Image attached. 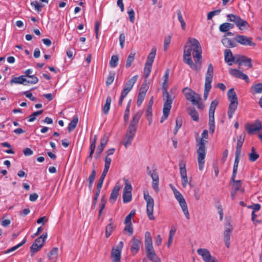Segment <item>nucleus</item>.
Masks as SVG:
<instances>
[{"instance_id":"f257e3e1","label":"nucleus","mask_w":262,"mask_h":262,"mask_svg":"<svg viewBox=\"0 0 262 262\" xmlns=\"http://www.w3.org/2000/svg\"><path fill=\"white\" fill-rule=\"evenodd\" d=\"M183 61L194 70H196V39L189 38L184 46Z\"/></svg>"},{"instance_id":"f03ea898","label":"nucleus","mask_w":262,"mask_h":262,"mask_svg":"<svg viewBox=\"0 0 262 262\" xmlns=\"http://www.w3.org/2000/svg\"><path fill=\"white\" fill-rule=\"evenodd\" d=\"M142 112L138 111L133 116L132 120L128 127L123 144L127 148L131 145L132 141L136 135L138 124L142 116Z\"/></svg>"},{"instance_id":"7ed1b4c3","label":"nucleus","mask_w":262,"mask_h":262,"mask_svg":"<svg viewBox=\"0 0 262 262\" xmlns=\"http://www.w3.org/2000/svg\"><path fill=\"white\" fill-rule=\"evenodd\" d=\"M228 98L230 101L228 107V116L229 119H231L236 110L238 105V100L234 89H230L228 93Z\"/></svg>"},{"instance_id":"20e7f679","label":"nucleus","mask_w":262,"mask_h":262,"mask_svg":"<svg viewBox=\"0 0 262 262\" xmlns=\"http://www.w3.org/2000/svg\"><path fill=\"white\" fill-rule=\"evenodd\" d=\"M163 97H166V99L164 98V101H165V102L163 108V116H162L160 120L161 123H162L168 118L172 103V99L168 92L163 94Z\"/></svg>"},{"instance_id":"39448f33","label":"nucleus","mask_w":262,"mask_h":262,"mask_svg":"<svg viewBox=\"0 0 262 262\" xmlns=\"http://www.w3.org/2000/svg\"><path fill=\"white\" fill-rule=\"evenodd\" d=\"M218 104V101L217 100H213L210 105L209 110V128L211 134H213L215 129L214 124V112L216 106Z\"/></svg>"},{"instance_id":"423d86ee","label":"nucleus","mask_w":262,"mask_h":262,"mask_svg":"<svg viewBox=\"0 0 262 262\" xmlns=\"http://www.w3.org/2000/svg\"><path fill=\"white\" fill-rule=\"evenodd\" d=\"M144 199L146 202V213L148 217L150 220H154L155 217L153 214L154 200L147 192H144Z\"/></svg>"},{"instance_id":"0eeeda50","label":"nucleus","mask_w":262,"mask_h":262,"mask_svg":"<svg viewBox=\"0 0 262 262\" xmlns=\"http://www.w3.org/2000/svg\"><path fill=\"white\" fill-rule=\"evenodd\" d=\"M173 191L174 194V196L176 199L179 203L180 205L181 206L182 210L187 219H189V214L187 206L186 203V201L183 197V196L181 194V193L177 190L176 188L173 189Z\"/></svg>"},{"instance_id":"6e6552de","label":"nucleus","mask_w":262,"mask_h":262,"mask_svg":"<svg viewBox=\"0 0 262 262\" xmlns=\"http://www.w3.org/2000/svg\"><path fill=\"white\" fill-rule=\"evenodd\" d=\"M227 19L229 21L235 23L236 25L241 30H243L244 28L249 27V24L246 21L243 20L239 16L232 14H229L227 15Z\"/></svg>"},{"instance_id":"1a4fd4ad","label":"nucleus","mask_w":262,"mask_h":262,"mask_svg":"<svg viewBox=\"0 0 262 262\" xmlns=\"http://www.w3.org/2000/svg\"><path fill=\"white\" fill-rule=\"evenodd\" d=\"M245 128L249 135H253L262 129V125L260 121L256 120L253 123H246Z\"/></svg>"},{"instance_id":"9d476101","label":"nucleus","mask_w":262,"mask_h":262,"mask_svg":"<svg viewBox=\"0 0 262 262\" xmlns=\"http://www.w3.org/2000/svg\"><path fill=\"white\" fill-rule=\"evenodd\" d=\"M224 232V241L227 248H229L230 245V237L233 231V227L230 222H227L225 226Z\"/></svg>"},{"instance_id":"9b49d317","label":"nucleus","mask_w":262,"mask_h":262,"mask_svg":"<svg viewBox=\"0 0 262 262\" xmlns=\"http://www.w3.org/2000/svg\"><path fill=\"white\" fill-rule=\"evenodd\" d=\"M234 40L238 43L243 46H249L254 47L256 44L252 41V38L243 35H236Z\"/></svg>"},{"instance_id":"f8f14e48","label":"nucleus","mask_w":262,"mask_h":262,"mask_svg":"<svg viewBox=\"0 0 262 262\" xmlns=\"http://www.w3.org/2000/svg\"><path fill=\"white\" fill-rule=\"evenodd\" d=\"M180 172L182 179V184L184 187H185L188 184V179L186 169V163L183 160L179 161Z\"/></svg>"},{"instance_id":"ddd939ff","label":"nucleus","mask_w":262,"mask_h":262,"mask_svg":"<svg viewBox=\"0 0 262 262\" xmlns=\"http://www.w3.org/2000/svg\"><path fill=\"white\" fill-rule=\"evenodd\" d=\"M187 101L192 103L193 105H196V93L189 88L186 87L182 91Z\"/></svg>"},{"instance_id":"4468645a","label":"nucleus","mask_w":262,"mask_h":262,"mask_svg":"<svg viewBox=\"0 0 262 262\" xmlns=\"http://www.w3.org/2000/svg\"><path fill=\"white\" fill-rule=\"evenodd\" d=\"M198 254L202 257L204 262H212L216 259L211 255L209 251L207 249H198Z\"/></svg>"},{"instance_id":"2eb2a0df","label":"nucleus","mask_w":262,"mask_h":262,"mask_svg":"<svg viewBox=\"0 0 262 262\" xmlns=\"http://www.w3.org/2000/svg\"><path fill=\"white\" fill-rule=\"evenodd\" d=\"M208 138V132L207 129L204 130L201 135V138L200 139L198 145L199 150H206L205 144L208 142L206 140Z\"/></svg>"},{"instance_id":"dca6fc26","label":"nucleus","mask_w":262,"mask_h":262,"mask_svg":"<svg viewBox=\"0 0 262 262\" xmlns=\"http://www.w3.org/2000/svg\"><path fill=\"white\" fill-rule=\"evenodd\" d=\"M132 245L130 251L133 255H135L139 251L141 243L140 238H137L134 237L132 241Z\"/></svg>"},{"instance_id":"f3484780","label":"nucleus","mask_w":262,"mask_h":262,"mask_svg":"<svg viewBox=\"0 0 262 262\" xmlns=\"http://www.w3.org/2000/svg\"><path fill=\"white\" fill-rule=\"evenodd\" d=\"M108 141V137L104 135L101 139L100 145L98 146L96 152V155L98 157H99L104 149Z\"/></svg>"},{"instance_id":"a211bd4d","label":"nucleus","mask_w":262,"mask_h":262,"mask_svg":"<svg viewBox=\"0 0 262 262\" xmlns=\"http://www.w3.org/2000/svg\"><path fill=\"white\" fill-rule=\"evenodd\" d=\"M145 246L146 251H150L154 249L152 237L148 231H146L145 233Z\"/></svg>"},{"instance_id":"6ab92c4d","label":"nucleus","mask_w":262,"mask_h":262,"mask_svg":"<svg viewBox=\"0 0 262 262\" xmlns=\"http://www.w3.org/2000/svg\"><path fill=\"white\" fill-rule=\"evenodd\" d=\"M120 189V186L117 184L114 186L113 189L111 193L110 198V202L112 204H114L116 201L119 195V191Z\"/></svg>"},{"instance_id":"aec40b11","label":"nucleus","mask_w":262,"mask_h":262,"mask_svg":"<svg viewBox=\"0 0 262 262\" xmlns=\"http://www.w3.org/2000/svg\"><path fill=\"white\" fill-rule=\"evenodd\" d=\"M235 40L230 39L226 37V35H224L222 40V42L224 46L227 48H233L236 46Z\"/></svg>"},{"instance_id":"412c9836","label":"nucleus","mask_w":262,"mask_h":262,"mask_svg":"<svg viewBox=\"0 0 262 262\" xmlns=\"http://www.w3.org/2000/svg\"><path fill=\"white\" fill-rule=\"evenodd\" d=\"M198 154L199 155V157L198 158L199 169L200 170H202L204 166V159L206 156V150H198Z\"/></svg>"},{"instance_id":"4be33fe9","label":"nucleus","mask_w":262,"mask_h":262,"mask_svg":"<svg viewBox=\"0 0 262 262\" xmlns=\"http://www.w3.org/2000/svg\"><path fill=\"white\" fill-rule=\"evenodd\" d=\"M110 223L106 226L105 228V237L108 238L112 233L113 230L116 228V225L114 224V220L113 218L109 219Z\"/></svg>"},{"instance_id":"5701e85b","label":"nucleus","mask_w":262,"mask_h":262,"mask_svg":"<svg viewBox=\"0 0 262 262\" xmlns=\"http://www.w3.org/2000/svg\"><path fill=\"white\" fill-rule=\"evenodd\" d=\"M213 75V68L212 64L208 66L207 72L205 76V83L211 84Z\"/></svg>"},{"instance_id":"b1692460","label":"nucleus","mask_w":262,"mask_h":262,"mask_svg":"<svg viewBox=\"0 0 262 262\" xmlns=\"http://www.w3.org/2000/svg\"><path fill=\"white\" fill-rule=\"evenodd\" d=\"M121 253L120 249L113 248L111 252L113 262H120Z\"/></svg>"},{"instance_id":"393cba45","label":"nucleus","mask_w":262,"mask_h":262,"mask_svg":"<svg viewBox=\"0 0 262 262\" xmlns=\"http://www.w3.org/2000/svg\"><path fill=\"white\" fill-rule=\"evenodd\" d=\"M25 76L21 75L19 77L13 78L10 81V84H22L25 85H27V79L25 78Z\"/></svg>"},{"instance_id":"a878e982","label":"nucleus","mask_w":262,"mask_h":262,"mask_svg":"<svg viewBox=\"0 0 262 262\" xmlns=\"http://www.w3.org/2000/svg\"><path fill=\"white\" fill-rule=\"evenodd\" d=\"M147 257L152 262H161L160 259L155 253L154 249L150 251H146Z\"/></svg>"},{"instance_id":"bb28decb","label":"nucleus","mask_w":262,"mask_h":262,"mask_svg":"<svg viewBox=\"0 0 262 262\" xmlns=\"http://www.w3.org/2000/svg\"><path fill=\"white\" fill-rule=\"evenodd\" d=\"M225 60L227 62L229 66L232 64V62L233 60V55L230 49H226L225 51Z\"/></svg>"},{"instance_id":"cd10ccee","label":"nucleus","mask_w":262,"mask_h":262,"mask_svg":"<svg viewBox=\"0 0 262 262\" xmlns=\"http://www.w3.org/2000/svg\"><path fill=\"white\" fill-rule=\"evenodd\" d=\"M250 92L255 95L262 93V83H258L253 85L250 89Z\"/></svg>"},{"instance_id":"c85d7f7f","label":"nucleus","mask_w":262,"mask_h":262,"mask_svg":"<svg viewBox=\"0 0 262 262\" xmlns=\"http://www.w3.org/2000/svg\"><path fill=\"white\" fill-rule=\"evenodd\" d=\"M157 49L155 47L151 49L150 53L148 54L146 63L152 64L156 54Z\"/></svg>"},{"instance_id":"c756f323","label":"nucleus","mask_w":262,"mask_h":262,"mask_svg":"<svg viewBox=\"0 0 262 262\" xmlns=\"http://www.w3.org/2000/svg\"><path fill=\"white\" fill-rule=\"evenodd\" d=\"M241 62L239 63V67L241 66L243 64H245V66H247L248 68H252V64L251 63L252 59L250 58H248L245 56H242V57H241Z\"/></svg>"},{"instance_id":"7c9ffc66","label":"nucleus","mask_w":262,"mask_h":262,"mask_svg":"<svg viewBox=\"0 0 262 262\" xmlns=\"http://www.w3.org/2000/svg\"><path fill=\"white\" fill-rule=\"evenodd\" d=\"M97 136L96 135H95L93 138V140L90 145V154H89V155L88 156V158L92 159V158L93 157V154H94V152L95 148H96V144L97 142Z\"/></svg>"},{"instance_id":"2f4dec72","label":"nucleus","mask_w":262,"mask_h":262,"mask_svg":"<svg viewBox=\"0 0 262 262\" xmlns=\"http://www.w3.org/2000/svg\"><path fill=\"white\" fill-rule=\"evenodd\" d=\"M58 251L57 248L55 247L53 248L48 254L50 259H52L53 262H55L58 257Z\"/></svg>"},{"instance_id":"473e14b6","label":"nucleus","mask_w":262,"mask_h":262,"mask_svg":"<svg viewBox=\"0 0 262 262\" xmlns=\"http://www.w3.org/2000/svg\"><path fill=\"white\" fill-rule=\"evenodd\" d=\"M78 121V118L77 116H75L73 118V120L69 123L68 125V130L69 132H72L76 127Z\"/></svg>"},{"instance_id":"72a5a7b5","label":"nucleus","mask_w":262,"mask_h":262,"mask_svg":"<svg viewBox=\"0 0 262 262\" xmlns=\"http://www.w3.org/2000/svg\"><path fill=\"white\" fill-rule=\"evenodd\" d=\"M136 53L135 52H131L126 59L125 67L126 68H129L135 60Z\"/></svg>"},{"instance_id":"f704fd0d","label":"nucleus","mask_w":262,"mask_h":262,"mask_svg":"<svg viewBox=\"0 0 262 262\" xmlns=\"http://www.w3.org/2000/svg\"><path fill=\"white\" fill-rule=\"evenodd\" d=\"M138 78V75H135V76H133L132 78L129 79L126 82L125 86L127 88L129 89L130 90H132L134 84L137 81Z\"/></svg>"},{"instance_id":"c9c22d12","label":"nucleus","mask_w":262,"mask_h":262,"mask_svg":"<svg viewBox=\"0 0 262 262\" xmlns=\"http://www.w3.org/2000/svg\"><path fill=\"white\" fill-rule=\"evenodd\" d=\"M111 102V97L110 96H107V97L106 98L105 103L103 107V112L104 113V114H107L108 113Z\"/></svg>"},{"instance_id":"e433bc0d","label":"nucleus","mask_w":262,"mask_h":262,"mask_svg":"<svg viewBox=\"0 0 262 262\" xmlns=\"http://www.w3.org/2000/svg\"><path fill=\"white\" fill-rule=\"evenodd\" d=\"M202 52L201 47L198 41V70L201 67L202 61Z\"/></svg>"},{"instance_id":"4c0bfd02","label":"nucleus","mask_w":262,"mask_h":262,"mask_svg":"<svg viewBox=\"0 0 262 262\" xmlns=\"http://www.w3.org/2000/svg\"><path fill=\"white\" fill-rule=\"evenodd\" d=\"M187 112L194 121H196V111L192 106H188Z\"/></svg>"},{"instance_id":"58836bf2","label":"nucleus","mask_w":262,"mask_h":262,"mask_svg":"<svg viewBox=\"0 0 262 262\" xmlns=\"http://www.w3.org/2000/svg\"><path fill=\"white\" fill-rule=\"evenodd\" d=\"M230 74L233 77L241 79L243 75V73L241 71L235 69H231L229 70Z\"/></svg>"},{"instance_id":"ea45409f","label":"nucleus","mask_w":262,"mask_h":262,"mask_svg":"<svg viewBox=\"0 0 262 262\" xmlns=\"http://www.w3.org/2000/svg\"><path fill=\"white\" fill-rule=\"evenodd\" d=\"M230 74L233 77L241 79L243 75V73L241 71L235 69H231L229 70Z\"/></svg>"},{"instance_id":"a19ab883","label":"nucleus","mask_w":262,"mask_h":262,"mask_svg":"<svg viewBox=\"0 0 262 262\" xmlns=\"http://www.w3.org/2000/svg\"><path fill=\"white\" fill-rule=\"evenodd\" d=\"M27 242V239L26 238H25L21 243H20L19 244L16 245V246H14L13 247H12V248H11L10 249L5 251L4 252V253L5 254H8V253H9L10 252H12L14 251H15V250H16L17 249H18V248H19L20 247H21L22 245H23L24 244H25Z\"/></svg>"},{"instance_id":"79ce46f5","label":"nucleus","mask_w":262,"mask_h":262,"mask_svg":"<svg viewBox=\"0 0 262 262\" xmlns=\"http://www.w3.org/2000/svg\"><path fill=\"white\" fill-rule=\"evenodd\" d=\"M145 91H139V93L138 95V98L137 101V105L138 106H140L142 103L143 102L145 96Z\"/></svg>"},{"instance_id":"37998d69","label":"nucleus","mask_w":262,"mask_h":262,"mask_svg":"<svg viewBox=\"0 0 262 262\" xmlns=\"http://www.w3.org/2000/svg\"><path fill=\"white\" fill-rule=\"evenodd\" d=\"M47 238V233L43 234L37 238L34 243H36L37 245H41L42 247L43 246L45 241L46 239Z\"/></svg>"},{"instance_id":"c03bdc74","label":"nucleus","mask_w":262,"mask_h":262,"mask_svg":"<svg viewBox=\"0 0 262 262\" xmlns=\"http://www.w3.org/2000/svg\"><path fill=\"white\" fill-rule=\"evenodd\" d=\"M259 157V155L255 152L254 147H252L251 152L249 154V159L251 162L255 161Z\"/></svg>"},{"instance_id":"a18cd8bd","label":"nucleus","mask_w":262,"mask_h":262,"mask_svg":"<svg viewBox=\"0 0 262 262\" xmlns=\"http://www.w3.org/2000/svg\"><path fill=\"white\" fill-rule=\"evenodd\" d=\"M107 172V171L103 170V172L101 175V177L99 180L98 183L97 185V187L99 188V189H101L104 180L106 176Z\"/></svg>"},{"instance_id":"49530a36","label":"nucleus","mask_w":262,"mask_h":262,"mask_svg":"<svg viewBox=\"0 0 262 262\" xmlns=\"http://www.w3.org/2000/svg\"><path fill=\"white\" fill-rule=\"evenodd\" d=\"M119 57L117 55H113L110 62V66L111 68H114L118 65Z\"/></svg>"},{"instance_id":"de8ad7c7","label":"nucleus","mask_w":262,"mask_h":262,"mask_svg":"<svg viewBox=\"0 0 262 262\" xmlns=\"http://www.w3.org/2000/svg\"><path fill=\"white\" fill-rule=\"evenodd\" d=\"M152 64L147 63H145V67L144 69V77L147 78L151 72Z\"/></svg>"},{"instance_id":"09e8293b","label":"nucleus","mask_w":262,"mask_h":262,"mask_svg":"<svg viewBox=\"0 0 262 262\" xmlns=\"http://www.w3.org/2000/svg\"><path fill=\"white\" fill-rule=\"evenodd\" d=\"M171 36L170 35H168L164 38V47L163 50L164 51H166L169 45L171 42Z\"/></svg>"},{"instance_id":"8fccbe9b","label":"nucleus","mask_w":262,"mask_h":262,"mask_svg":"<svg viewBox=\"0 0 262 262\" xmlns=\"http://www.w3.org/2000/svg\"><path fill=\"white\" fill-rule=\"evenodd\" d=\"M177 15H178V19L181 23V27H182V29L185 30L186 24L184 21V20L183 18L182 15L181 14V12L180 10H178L177 11Z\"/></svg>"},{"instance_id":"3c124183","label":"nucleus","mask_w":262,"mask_h":262,"mask_svg":"<svg viewBox=\"0 0 262 262\" xmlns=\"http://www.w3.org/2000/svg\"><path fill=\"white\" fill-rule=\"evenodd\" d=\"M41 245H37L36 243H33L30 247L31 252L34 253L38 252L41 248Z\"/></svg>"},{"instance_id":"603ef678","label":"nucleus","mask_w":262,"mask_h":262,"mask_svg":"<svg viewBox=\"0 0 262 262\" xmlns=\"http://www.w3.org/2000/svg\"><path fill=\"white\" fill-rule=\"evenodd\" d=\"M114 77H115V73L113 72H110L109 73V75L107 77V79L106 81V84L107 86L110 85L114 80Z\"/></svg>"},{"instance_id":"864d4df0","label":"nucleus","mask_w":262,"mask_h":262,"mask_svg":"<svg viewBox=\"0 0 262 262\" xmlns=\"http://www.w3.org/2000/svg\"><path fill=\"white\" fill-rule=\"evenodd\" d=\"M43 112V110H40L37 112H35L33 113L29 117L28 121L29 122H33L36 119V116L41 114Z\"/></svg>"},{"instance_id":"5fc2aeb1","label":"nucleus","mask_w":262,"mask_h":262,"mask_svg":"<svg viewBox=\"0 0 262 262\" xmlns=\"http://www.w3.org/2000/svg\"><path fill=\"white\" fill-rule=\"evenodd\" d=\"M31 5L34 6V9L38 12H40L43 7V5L39 4L37 1L32 2Z\"/></svg>"},{"instance_id":"6e6d98bb","label":"nucleus","mask_w":262,"mask_h":262,"mask_svg":"<svg viewBox=\"0 0 262 262\" xmlns=\"http://www.w3.org/2000/svg\"><path fill=\"white\" fill-rule=\"evenodd\" d=\"M148 175L150 176L152 179V181H159V176L158 172L156 171V170H154L152 171H148Z\"/></svg>"},{"instance_id":"4d7b16f0","label":"nucleus","mask_w":262,"mask_h":262,"mask_svg":"<svg viewBox=\"0 0 262 262\" xmlns=\"http://www.w3.org/2000/svg\"><path fill=\"white\" fill-rule=\"evenodd\" d=\"M132 199V193L123 192V201L124 203L129 202Z\"/></svg>"},{"instance_id":"13d9d810","label":"nucleus","mask_w":262,"mask_h":262,"mask_svg":"<svg viewBox=\"0 0 262 262\" xmlns=\"http://www.w3.org/2000/svg\"><path fill=\"white\" fill-rule=\"evenodd\" d=\"M211 89V84H208L207 83H205V90L204 93V99H207L208 93Z\"/></svg>"},{"instance_id":"bf43d9fd","label":"nucleus","mask_w":262,"mask_h":262,"mask_svg":"<svg viewBox=\"0 0 262 262\" xmlns=\"http://www.w3.org/2000/svg\"><path fill=\"white\" fill-rule=\"evenodd\" d=\"M100 190H101V189H99V188L97 187V191L95 193V197L93 199V203H92V208H94L96 205V203H97V202L98 200V198L100 194Z\"/></svg>"},{"instance_id":"052dcab7","label":"nucleus","mask_w":262,"mask_h":262,"mask_svg":"<svg viewBox=\"0 0 262 262\" xmlns=\"http://www.w3.org/2000/svg\"><path fill=\"white\" fill-rule=\"evenodd\" d=\"M124 230L128 232L129 236L132 235L133 234V228L132 227V223H130L128 224H126Z\"/></svg>"},{"instance_id":"680f3d73","label":"nucleus","mask_w":262,"mask_h":262,"mask_svg":"<svg viewBox=\"0 0 262 262\" xmlns=\"http://www.w3.org/2000/svg\"><path fill=\"white\" fill-rule=\"evenodd\" d=\"M233 182L234 190L236 191L243 190L241 189L242 181L241 180H236Z\"/></svg>"},{"instance_id":"e2e57ef3","label":"nucleus","mask_w":262,"mask_h":262,"mask_svg":"<svg viewBox=\"0 0 262 262\" xmlns=\"http://www.w3.org/2000/svg\"><path fill=\"white\" fill-rule=\"evenodd\" d=\"M112 159L111 158L108 157L107 156L105 159V165L104 168L103 170H105L106 171H108L111 163Z\"/></svg>"},{"instance_id":"0e129e2a","label":"nucleus","mask_w":262,"mask_h":262,"mask_svg":"<svg viewBox=\"0 0 262 262\" xmlns=\"http://www.w3.org/2000/svg\"><path fill=\"white\" fill-rule=\"evenodd\" d=\"M219 30L222 32H227L229 31L228 28V23H225L221 24L219 27Z\"/></svg>"},{"instance_id":"69168bd1","label":"nucleus","mask_w":262,"mask_h":262,"mask_svg":"<svg viewBox=\"0 0 262 262\" xmlns=\"http://www.w3.org/2000/svg\"><path fill=\"white\" fill-rule=\"evenodd\" d=\"M221 12V9H219V10H216L215 11L210 12L209 13H208V14L207 15V19H211L213 16H214L215 15L219 14Z\"/></svg>"},{"instance_id":"338daca9","label":"nucleus","mask_w":262,"mask_h":262,"mask_svg":"<svg viewBox=\"0 0 262 262\" xmlns=\"http://www.w3.org/2000/svg\"><path fill=\"white\" fill-rule=\"evenodd\" d=\"M240 156H241V154H235V161H234V165H233V169L234 170L235 169V170H237V168H238V163L239 161Z\"/></svg>"},{"instance_id":"774afa93","label":"nucleus","mask_w":262,"mask_h":262,"mask_svg":"<svg viewBox=\"0 0 262 262\" xmlns=\"http://www.w3.org/2000/svg\"><path fill=\"white\" fill-rule=\"evenodd\" d=\"M129 16V20L132 23H134L135 20V12L133 9H130L127 11Z\"/></svg>"}]
</instances>
